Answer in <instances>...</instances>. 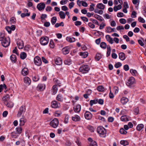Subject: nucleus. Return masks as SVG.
I'll list each match as a JSON object with an SVG mask.
<instances>
[{"instance_id":"f257e3e1","label":"nucleus","mask_w":146,"mask_h":146,"mask_svg":"<svg viewBox=\"0 0 146 146\" xmlns=\"http://www.w3.org/2000/svg\"><path fill=\"white\" fill-rule=\"evenodd\" d=\"M97 132L100 134V136L102 137H104L106 131V129L103 127L99 126L98 127Z\"/></svg>"},{"instance_id":"f03ea898","label":"nucleus","mask_w":146,"mask_h":146,"mask_svg":"<svg viewBox=\"0 0 146 146\" xmlns=\"http://www.w3.org/2000/svg\"><path fill=\"white\" fill-rule=\"evenodd\" d=\"M89 69V68L88 65H83L80 66L79 70L80 72H82L83 73H86L88 71Z\"/></svg>"},{"instance_id":"7ed1b4c3","label":"nucleus","mask_w":146,"mask_h":146,"mask_svg":"<svg viewBox=\"0 0 146 146\" xmlns=\"http://www.w3.org/2000/svg\"><path fill=\"white\" fill-rule=\"evenodd\" d=\"M40 41L41 44L45 45L48 44L49 41V38L47 36L45 37H42L40 38Z\"/></svg>"},{"instance_id":"20e7f679","label":"nucleus","mask_w":146,"mask_h":146,"mask_svg":"<svg viewBox=\"0 0 146 146\" xmlns=\"http://www.w3.org/2000/svg\"><path fill=\"white\" fill-rule=\"evenodd\" d=\"M34 63L35 64L38 66H41L42 64V61L41 58L38 56H36L34 58Z\"/></svg>"},{"instance_id":"39448f33","label":"nucleus","mask_w":146,"mask_h":146,"mask_svg":"<svg viewBox=\"0 0 146 146\" xmlns=\"http://www.w3.org/2000/svg\"><path fill=\"white\" fill-rule=\"evenodd\" d=\"M58 124V119L56 118L54 119L50 123V125L54 128L57 127Z\"/></svg>"},{"instance_id":"423d86ee","label":"nucleus","mask_w":146,"mask_h":146,"mask_svg":"<svg viewBox=\"0 0 146 146\" xmlns=\"http://www.w3.org/2000/svg\"><path fill=\"white\" fill-rule=\"evenodd\" d=\"M26 111V108L25 106H21L18 111L17 116L18 117H20L22 114L25 113Z\"/></svg>"},{"instance_id":"0eeeda50","label":"nucleus","mask_w":146,"mask_h":146,"mask_svg":"<svg viewBox=\"0 0 146 146\" xmlns=\"http://www.w3.org/2000/svg\"><path fill=\"white\" fill-rule=\"evenodd\" d=\"M10 43V41L9 38L8 39L5 38V40L2 41L1 44L3 46L5 47H8Z\"/></svg>"},{"instance_id":"6e6552de","label":"nucleus","mask_w":146,"mask_h":146,"mask_svg":"<svg viewBox=\"0 0 146 146\" xmlns=\"http://www.w3.org/2000/svg\"><path fill=\"white\" fill-rule=\"evenodd\" d=\"M135 81V79L133 77H131L128 80V82L126 83V84L127 86H130L133 84Z\"/></svg>"},{"instance_id":"1a4fd4ad","label":"nucleus","mask_w":146,"mask_h":146,"mask_svg":"<svg viewBox=\"0 0 146 146\" xmlns=\"http://www.w3.org/2000/svg\"><path fill=\"white\" fill-rule=\"evenodd\" d=\"M84 116L86 119L90 120L92 117V115L90 112L86 111L85 113Z\"/></svg>"},{"instance_id":"9d476101","label":"nucleus","mask_w":146,"mask_h":146,"mask_svg":"<svg viewBox=\"0 0 146 146\" xmlns=\"http://www.w3.org/2000/svg\"><path fill=\"white\" fill-rule=\"evenodd\" d=\"M45 7V5L43 3H41L38 4L37 7V8L40 11L44 9Z\"/></svg>"},{"instance_id":"9b49d317","label":"nucleus","mask_w":146,"mask_h":146,"mask_svg":"<svg viewBox=\"0 0 146 146\" xmlns=\"http://www.w3.org/2000/svg\"><path fill=\"white\" fill-rule=\"evenodd\" d=\"M18 47L19 49H22L23 47V40H18L17 42Z\"/></svg>"},{"instance_id":"f8f14e48","label":"nucleus","mask_w":146,"mask_h":146,"mask_svg":"<svg viewBox=\"0 0 146 146\" xmlns=\"http://www.w3.org/2000/svg\"><path fill=\"white\" fill-rule=\"evenodd\" d=\"M70 48L68 46L64 47L62 49V52L64 54H66L69 53Z\"/></svg>"},{"instance_id":"ddd939ff","label":"nucleus","mask_w":146,"mask_h":146,"mask_svg":"<svg viewBox=\"0 0 146 146\" xmlns=\"http://www.w3.org/2000/svg\"><path fill=\"white\" fill-rule=\"evenodd\" d=\"M81 106L80 105L78 104L75 106L74 107V111L76 112L79 113L81 110Z\"/></svg>"},{"instance_id":"4468645a","label":"nucleus","mask_w":146,"mask_h":146,"mask_svg":"<svg viewBox=\"0 0 146 146\" xmlns=\"http://www.w3.org/2000/svg\"><path fill=\"white\" fill-rule=\"evenodd\" d=\"M55 64L57 65H60L62 64V61L60 57H58L55 59Z\"/></svg>"},{"instance_id":"2eb2a0df","label":"nucleus","mask_w":146,"mask_h":146,"mask_svg":"<svg viewBox=\"0 0 146 146\" xmlns=\"http://www.w3.org/2000/svg\"><path fill=\"white\" fill-rule=\"evenodd\" d=\"M51 107L53 108H57L59 106L58 102L56 101H53L51 102Z\"/></svg>"},{"instance_id":"dca6fc26","label":"nucleus","mask_w":146,"mask_h":146,"mask_svg":"<svg viewBox=\"0 0 146 146\" xmlns=\"http://www.w3.org/2000/svg\"><path fill=\"white\" fill-rule=\"evenodd\" d=\"M130 118L129 116L126 115H124L122 116L120 118L121 121H126L129 120Z\"/></svg>"},{"instance_id":"f3484780","label":"nucleus","mask_w":146,"mask_h":146,"mask_svg":"<svg viewBox=\"0 0 146 146\" xmlns=\"http://www.w3.org/2000/svg\"><path fill=\"white\" fill-rule=\"evenodd\" d=\"M119 58L121 60L123 61L125 59V55L124 53L120 52L119 54Z\"/></svg>"},{"instance_id":"a211bd4d","label":"nucleus","mask_w":146,"mask_h":146,"mask_svg":"<svg viewBox=\"0 0 146 146\" xmlns=\"http://www.w3.org/2000/svg\"><path fill=\"white\" fill-rule=\"evenodd\" d=\"M72 120L75 121H80V116L77 115H75L72 117Z\"/></svg>"},{"instance_id":"6ab92c4d","label":"nucleus","mask_w":146,"mask_h":146,"mask_svg":"<svg viewBox=\"0 0 146 146\" xmlns=\"http://www.w3.org/2000/svg\"><path fill=\"white\" fill-rule=\"evenodd\" d=\"M22 74L23 76H26L28 73V70L26 68H24L21 71Z\"/></svg>"},{"instance_id":"aec40b11","label":"nucleus","mask_w":146,"mask_h":146,"mask_svg":"<svg viewBox=\"0 0 146 146\" xmlns=\"http://www.w3.org/2000/svg\"><path fill=\"white\" fill-rule=\"evenodd\" d=\"M128 101V99L125 97H122L121 100V103L123 105L125 104Z\"/></svg>"},{"instance_id":"412c9836","label":"nucleus","mask_w":146,"mask_h":146,"mask_svg":"<svg viewBox=\"0 0 146 146\" xmlns=\"http://www.w3.org/2000/svg\"><path fill=\"white\" fill-rule=\"evenodd\" d=\"M24 82L27 84L28 85H29L30 84L31 82V81L30 78L27 77H25L24 78Z\"/></svg>"},{"instance_id":"4be33fe9","label":"nucleus","mask_w":146,"mask_h":146,"mask_svg":"<svg viewBox=\"0 0 146 146\" xmlns=\"http://www.w3.org/2000/svg\"><path fill=\"white\" fill-rule=\"evenodd\" d=\"M106 38L108 41L111 44L113 43V40L112 38H111L110 35H107L106 36Z\"/></svg>"},{"instance_id":"5701e85b","label":"nucleus","mask_w":146,"mask_h":146,"mask_svg":"<svg viewBox=\"0 0 146 146\" xmlns=\"http://www.w3.org/2000/svg\"><path fill=\"white\" fill-rule=\"evenodd\" d=\"M4 104L7 106L9 108H12L13 106V104L11 102H5Z\"/></svg>"},{"instance_id":"b1692460","label":"nucleus","mask_w":146,"mask_h":146,"mask_svg":"<svg viewBox=\"0 0 146 146\" xmlns=\"http://www.w3.org/2000/svg\"><path fill=\"white\" fill-rule=\"evenodd\" d=\"M27 121L26 119L24 118H21L20 120V125L23 126L24 125L25 123Z\"/></svg>"},{"instance_id":"393cba45","label":"nucleus","mask_w":146,"mask_h":146,"mask_svg":"<svg viewBox=\"0 0 146 146\" xmlns=\"http://www.w3.org/2000/svg\"><path fill=\"white\" fill-rule=\"evenodd\" d=\"M80 56H82L83 58H86L87 57L88 55V53L87 52H81L80 54Z\"/></svg>"},{"instance_id":"a878e982","label":"nucleus","mask_w":146,"mask_h":146,"mask_svg":"<svg viewBox=\"0 0 146 146\" xmlns=\"http://www.w3.org/2000/svg\"><path fill=\"white\" fill-rule=\"evenodd\" d=\"M96 7L100 9H104L105 8V6L102 3H99L96 5Z\"/></svg>"},{"instance_id":"bb28decb","label":"nucleus","mask_w":146,"mask_h":146,"mask_svg":"<svg viewBox=\"0 0 146 146\" xmlns=\"http://www.w3.org/2000/svg\"><path fill=\"white\" fill-rule=\"evenodd\" d=\"M56 99L58 101L62 102L63 101L62 95L60 94H58L56 97Z\"/></svg>"},{"instance_id":"cd10ccee","label":"nucleus","mask_w":146,"mask_h":146,"mask_svg":"<svg viewBox=\"0 0 146 146\" xmlns=\"http://www.w3.org/2000/svg\"><path fill=\"white\" fill-rule=\"evenodd\" d=\"M144 127V125L142 124H138L137 126L136 129L139 131L141 130Z\"/></svg>"},{"instance_id":"c85d7f7f","label":"nucleus","mask_w":146,"mask_h":146,"mask_svg":"<svg viewBox=\"0 0 146 146\" xmlns=\"http://www.w3.org/2000/svg\"><path fill=\"white\" fill-rule=\"evenodd\" d=\"M98 102V100L97 99L91 100L90 101V105L92 106L94 104H96Z\"/></svg>"},{"instance_id":"c756f323","label":"nucleus","mask_w":146,"mask_h":146,"mask_svg":"<svg viewBox=\"0 0 146 146\" xmlns=\"http://www.w3.org/2000/svg\"><path fill=\"white\" fill-rule=\"evenodd\" d=\"M66 40L70 42H73L75 41V38L72 37L70 38L67 37L66 38Z\"/></svg>"},{"instance_id":"7c9ffc66","label":"nucleus","mask_w":146,"mask_h":146,"mask_svg":"<svg viewBox=\"0 0 146 146\" xmlns=\"http://www.w3.org/2000/svg\"><path fill=\"white\" fill-rule=\"evenodd\" d=\"M10 59L12 62L15 63L16 62V56L15 55H12L10 56Z\"/></svg>"},{"instance_id":"2f4dec72","label":"nucleus","mask_w":146,"mask_h":146,"mask_svg":"<svg viewBox=\"0 0 146 146\" xmlns=\"http://www.w3.org/2000/svg\"><path fill=\"white\" fill-rule=\"evenodd\" d=\"M59 14L61 19H64L65 18V14L64 12L62 11H60L59 13Z\"/></svg>"},{"instance_id":"473e14b6","label":"nucleus","mask_w":146,"mask_h":146,"mask_svg":"<svg viewBox=\"0 0 146 146\" xmlns=\"http://www.w3.org/2000/svg\"><path fill=\"white\" fill-rule=\"evenodd\" d=\"M94 17L97 19L100 20L101 21H103V19L102 17L100 15H98L97 14H95Z\"/></svg>"},{"instance_id":"72a5a7b5","label":"nucleus","mask_w":146,"mask_h":146,"mask_svg":"<svg viewBox=\"0 0 146 146\" xmlns=\"http://www.w3.org/2000/svg\"><path fill=\"white\" fill-rule=\"evenodd\" d=\"M27 56L25 52H22L20 54V58L22 59H24L26 58Z\"/></svg>"},{"instance_id":"f704fd0d","label":"nucleus","mask_w":146,"mask_h":146,"mask_svg":"<svg viewBox=\"0 0 146 146\" xmlns=\"http://www.w3.org/2000/svg\"><path fill=\"white\" fill-rule=\"evenodd\" d=\"M102 58L101 54L98 53L95 57V59L97 61H99Z\"/></svg>"},{"instance_id":"c9c22d12","label":"nucleus","mask_w":146,"mask_h":146,"mask_svg":"<svg viewBox=\"0 0 146 146\" xmlns=\"http://www.w3.org/2000/svg\"><path fill=\"white\" fill-rule=\"evenodd\" d=\"M71 60L69 58H67L64 61V63L66 65H70L71 64Z\"/></svg>"},{"instance_id":"e433bc0d","label":"nucleus","mask_w":146,"mask_h":146,"mask_svg":"<svg viewBox=\"0 0 146 146\" xmlns=\"http://www.w3.org/2000/svg\"><path fill=\"white\" fill-rule=\"evenodd\" d=\"M98 90L100 92H103L104 90V88L102 86H99L97 87Z\"/></svg>"},{"instance_id":"4c0bfd02","label":"nucleus","mask_w":146,"mask_h":146,"mask_svg":"<svg viewBox=\"0 0 146 146\" xmlns=\"http://www.w3.org/2000/svg\"><path fill=\"white\" fill-rule=\"evenodd\" d=\"M57 19L56 17H53L51 20V22L52 25H54L56 23Z\"/></svg>"},{"instance_id":"58836bf2","label":"nucleus","mask_w":146,"mask_h":146,"mask_svg":"<svg viewBox=\"0 0 146 146\" xmlns=\"http://www.w3.org/2000/svg\"><path fill=\"white\" fill-rule=\"evenodd\" d=\"M100 46L102 48L105 49L106 48L107 45L105 42H102L100 43Z\"/></svg>"},{"instance_id":"ea45409f","label":"nucleus","mask_w":146,"mask_h":146,"mask_svg":"<svg viewBox=\"0 0 146 146\" xmlns=\"http://www.w3.org/2000/svg\"><path fill=\"white\" fill-rule=\"evenodd\" d=\"M119 132L121 134H126L127 133V132L123 128H121L119 130Z\"/></svg>"},{"instance_id":"a19ab883","label":"nucleus","mask_w":146,"mask_h":146,"mask_svg":"<svg viewBox=\"0 0 146 146\" xmlns=\"http://www.w3.org/2000/svg\"><path fill=\"white\" fill-rule=\"evenodd\" d=\"M5 34L3 33H1L0 35V41H2L3 40H5V38H6L5 37Z\"/></svg>"},{"instance_id":"79ce46f5","label":"nucleus","mask_w":146,"mask_h":146,"mask_svg":"<svg viewBox=\"0 0 146 146\" xmlns=\"http://www.w3.org/2000/svg\"><path fill=\"white\" fill-rule=\"evenodd\" d=\"M16 130L18 134H20L22 132V129L21 127H17Z\"/></svg>"},{"instance_id":"37998d69","label":"nucleus","mask_w":146,"mask_h":146,"mask_svg":"<svg viewBox=\"0 0 146 146\" xmlns=\"http://www.w3.org/2000/svg\"><path fill=\"white\" fill-rule=\"evenodd\" d=\"M120 144L121 145L125 146L128 144V143L127 141L121 140L120 141Z\"/></svg>"},{"instance_id":"c03bdc74","label":"nucleus","mask_w":146,"mask_h":146,"mask_svg":"<svg viewBox=\"0 0 146 146\" xmlns=\"http://www.w3.org/2000/svg\"><path fill=\"white\" fill-rule=\"evenodd\" d=\"M16 19H15L14 17H12V18H11L10 20V22L11 23V24H15L16 23Z\"/></svg>"},{"instance_id":"a18cd8bd","label":"nucleus","mask_w":146,"mask_h":146,"mask_svg":"<svg viewBox=\"0 0 146 146\" xmlns=\"http://www.w3.org/2000/svg\"><path fill=\"white\" fill-rule=\"evenodd\" d=\"M90 146H98L96 142L94 141H92L90 144Z\"/></svg>"},{"instance_id":"49530a36","label":"nucleus","mask_w":146,"mask_h":146,"mask_svg":"<svg viewBox=\"0 0 146 146\" xmlns=\"http://www.w3.org/2000/svg\"><path fill=\"white\" fill-rule=\"evenodd\" d=\"M130 72L133 76H136V74L137 73V72L136 70H133L132 69H131L130 70Z\"/></svg>"},{"instance_id":"de8ad7c7","label":"nucleus","mask_w":146,"mask_h":146,"mask_svg":"<svg viewBox=\"0 0 146 146\" xmlns=\"http://www.w3.org/2000/svg\"><path fill=\"white\" fill-rule=\"evenodd\" d=\"M122 66L121 63L120 62H118L116 63L115 65L114 66L116 68H118Z\"/></svg>"},{"instance_id":"09e8293b","label":"nucleus","mask_w":146,"mask_h":146,"mask_svg":"<svg viewBox=\"0 0 146 146\" xmlns=\"http://www.w3.org/2000/svg\"><path fill=\"white\" fill-rule=\"evenodd\" d=\"M49 46L51 48H53L54 47V44L53 41L51 40L50 42Z\"/></svg>"},{"instance_id":"8fccbe9b","label":"nucleus","mask_w":146,"mask_h":146,"mask_svg":"<svg viewBox=\"0 0 146 146\" xmlns=\"http://www.w3.org/2000/svg\"><path fill=\"white\" fill-rule=\"evenodd\" d=\"M88 128L92 132H93L94 131V129L92 126L89 125L88 126Z\"/></svg>"},{"instance_id":"3c124183","label":"nucleus","mask_w":146,"mask_h":146,"mask_svg":"<svg viewBox=\"0 0 146 146\" xmlns=\"http://www.w3.org/2000/svg\"><path fill=\"white\" fill-rule=\"evenodd\" d=\"M137 13L135 11H132L131 14V17L132 18H135L136 17Z\"/></svg>"},{"instance_id":"603ef678","label":"nucleus","mask_w":146,"mask_h":146,"mask_svg":"<svg viewBox=\"0 0 146 146\" xmlns=\"http://www.w3.org/2000/svg\"><path fill=\"white\" fill-rule=\"evenodd\" d=\"M123 69L125 71H127L129 69V67L128 65L125 64L123 66Z\"/></svg>"},{"instance_id":"864d4df0","label":"nucleus","mask_w":146,"mask_h":146,"mask_svg":"<svg viewBox=\"0 0 146 146\" xmlns=\"http://www.w3.org/2000/svg\"><path fill=\"white\" fill-rule=\"evenodd\" d=\"M138 21L139 22L143 23H144L145 22V21L144 19L140 17H139Z\"/></svg>"},{"instance_id":"5fc2aeb1","label":"nucleus","mask_w":146,"mask_h":146,"mask_svg":"<svg viewBox=\"0 0 146 146\" xmlns=\"http://www.w3.org/2000/svg\"><path fill=\"white\" fill-rule=\"evenodd\" d=\"M16 133L15 131L12 132L11 133V136L13 137L16 138L17 137V136L16 135Z\"/></svg>"},{"instance_id":"6e6d98bb","label":"nucleus","mask_w":146,"mask_h":146,"mask_svg":"<svg viewBox=\"0 0 146 146\" xmlns=\"http://www.w3.org/2000/svg\"><path fill=\"white\" fill-rule=\"evenodd\" d=\"M90 21H92L93 23H94L97 25H99V23H98V21L96 20H95V19H90Z\"/></svg>"},{"instance_id":"4d7b16f0","label":"nucleus","mask_w":146,"mask_h":146,"mask_svg":"<svg viewBox=\"0 0 146 146\" xmlns=\"http://www.w3.org/2000/svg\"><path fill=\"white\" fill-rule=\"evenodd\" d=\"M126 20L124 19H121L119 20L120 23L122 24H125L126 23Z\"/></svg>"},{"instance_id":"13d9d810","label":"nucleus","mask_w":146,"mask_h":146,"mask_svg":"<svg viewBox=\"0 0 146 146\" xmlns=\"http://www.w3.org/2000/svg\"><path fill=\"white\" fill-rule=\"evenodd\" d=\"M5 29L7 31V32L11 34V29L10 27H6Z\"/></svg>"},{"instance_id":"bf43d9fd","label":"nucleus","mask_w":146,"mask_h":146,"mask_svg":"<svg viewBox=\"0 0 146 146\" xmlns=\"http://www.w3.org/2000/svg\"><path fill=\"white\" fill-rule=\"evenodd\" d=\"M74 3L73 2L70 3L69 4V7L70 9L72 8L74 6Z\"/></svg>"},{"instance_id":"052dcab7","label":"nucleus","mask_w":146,"mask_h":146,"mask_svg":"<svg viewBox=\"0 0 146 146\" xmlns=\"http://www.w3.org/2000/svg\"><path fill=\"white\" fill-rule=\"evenodd\" d=\"M88 25L92 29H94L95 27V25L94 24L92 23H88Z\"/></svg>"},{"instance_id":"680f3d73","label":"nucleus","mask_w":146,"mask_h":146,"mask_svg":"<svg viewBox=\"0 0 146 146\" xmlns=\"http://www.w3.org/2000/svg\"><path fill=\"white\" fill-rule=\"evenodd\" d=\"M81 19L83 21L87 22L88 21V19L86 17H81Z\"/></svg>"},{"instance_id":"e2e57ef3","label":"nucleus","mask_w":146,"mask_h":146,"mask_svg":"<svg viewBox=\"0 0 146 146\" xmlns=\"http://www.w3.org/2000/svg\"><path fill=\"white\" fill-rule=\"evenodd\" d=\"M39 78L38 76H34L33 78V81L36 82L38 80H39Z\"/></svg>"},{"instance_id":"0e129e2a","label":"nucleus","mask_w":146,"mask_h":146,"mask_svg":"<svg viewBox=\"0 0 146 146\" xmlns=\"http://www.w3.org/2000/svg\"><path fill=\"white\" fill-rule=\"evenodd\" d=\"M123 15V13L121 12H119L117 14V16L118 17H122Z\"/></svg>"},{"instance_id":"69168bd1","label":"nucleus","mask_w":146,"mask_h":146,"mask_svg":"<svg viewBox=\"0 0 146 146\" xmlns=\"http://www.w3.org/2000/svg\"><path fill=\"white\" fill-rule=\"evenodd\" d=\"M138 42L139 44L142 46H143L144 45V43L143 42L142 40H138Z\"/></svg>"},{"instance_id":"338daca9","label":"nucleus","mask_w":146,"mask_h":146,"mask_svg":"<svg viewBox=\"0 0 146 146\" xmlns=\"http://www.w3.org/2000/svg\"><path fill=\"white\" fill-rule=\"evenodd\" d=\"M69 116L68 115H66L64 119V122L65 123H67L68 122V119Z\"/></svg>"},{"instance_id":"774afa93","label":"nucleus","mask_w":146,"mask_h":146,"mask_svg":"<svg viewBox=\"0 0 146 146\" xmlns=\"http://www.w3.org/2000/svg\"><path fill=\"white\" fill-rule=\"evenodd\" d=\"M47 15L45 14H42L40 17L41 19L42 20H43L44 19L47 17Z\"/></svg>"}]
</instances>
